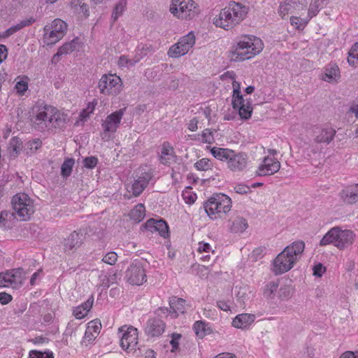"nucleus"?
<instances>
[{
	"label": "nucleus",
	"instance_id": "nucleus-1",
	"mask_svg": "<svg viewBox=\"0 0 358 358\" xmlns=\"http://www.w3.org/2000/svg\"><path fill=\"white\" fill-rule=\"evenodd\" d=\"M32 113L35 127L41 131L63 127L67 120V115L44 102H37L33 106Z\"/></svg>",
	"mask_w": 358,
	"mask_h": 358
},
{
	"label": "nucleus",
	"instance_id": "nucleus-2",
	"mask_svg": "<svg viewBox=\"0 0 358 358\" xmlns=\"http://www.w3.org/2000/svg\"><path fill=\"white\" fill-rule=\"evenodd\" d=\"M305 243L298 241L287 245L273 262V272L280 275L293 268L304 251Z\"/></svg>",
	"mask_w": 358,
	"mask_h": 358
},
{
	"label": "nucleus",
	"instance_id": "nucleus-3",
	"mask_svg": "<svg viewBox=\"0 0 358 358\" xmlns=\"http://www.w3.org/2000/svg\"><path fill=\"white\" fill-rule=\"evenodd\" d=\"M264 48L262 40L254 36H245L233 46L229 57L231 61L240 62L249 59L259 54Z\"/></svg>",
	"mask_w": 358,
	"mask_h": 358
},
{
	"label": "nucleus",
	"instance_id": "nucleus-4",
	"mask_svg": "<svg viewBox=\"0 0 358 358\" xmlns=\"http://www.w3.org/2000/svg\"><path fill=\"white\" fill-rule=\"evenodd\" d=\"M248 8L240 3L230 1L221 10L218 17L215 18L214 24L224 29H229L240 23L248 13Z\"/></svg>",
	"mask_w": 358,
	"mask_h": 358
},
{
	"label": "nucleus",
	"instance_id": "nucleus-5",
	"mask_svg": "<svg viewBox=\"0 0 358 358\" xmlns=\"http://www.w3.org/2000/svg\"><path fill=\"white\" fill-rule=\"evenodd\" d=\"M231 199L224 194H216L203 203L206 213L212 220L222 217L231 210Z\"/></svg>",
	"mask_w": 358,
	"mask_h": 358
},
{
	"label": "nucleus",
	"instance_id": "nucleus-6",
	"mask_svg": "<svg viewBox=\"0 0 358 358\" xmlns=\"http://www.w3.org/2000/svg\"><path fill=\"white\" fill-rule=\"evenodd\" d=\"M12 206L15 213L22 220H28L34 213L33 201L24 193L15 195L12 199Z\"/></svg>",
	"mask_w": 358,
	"mask_h": 358
},
{
	"label": "nucleus",
	"instance_id": "nucleus-7",
	"mask_svg": "<svg viewBox=\"0 0 358 358\" xmlns=\"http://www.w3.org/2000/svg\"><path fill=\"white\" fill-rule=\"evenodd\" d=\"M119 337L120 338V345L124 350L132 351L141 350L137 348L138 345V330L132 326H122L119 328Z\"/></svg>",
	"mask_w": 358,
	"mask_h": 358
},
{
	"label": "nucleus",
	"instance_id": "nucleus-8",
	"mask_svg": "<svg viewBox=\"0 0 358 358\" xmlns=\"http://www.w3.org/2000/svg\"><path fill=\"white\" fill-rule=\"evenodd\" d=\"M170 11L181 18H192L199 13L193 0H172Z\"/></svg>",
	"mask_w": 358,
	"mask_h": 358
},
{
	"label": "nucleus",
	"instance_id": "nucleus-9",
	"mask_svg": "<svg viewBox=\"0 0 358 358\" xmlns=\"http://www.w3.org/2000/svg\"><path fill=\"white\" fill-rule=\"evenodd\" d=\"M26 273L22 268H17L0 273V287L20 288L25 280Z\"/></svg>",
	"mask_w": 358,
	"mask_h": 358
},
{
	"label": "nucleus",
	"instance_id": "nucleus-10",
	"mask_svg": "<svg viewBox=\"0 0 358 358\" xmlns=\"http://www.w3.org/2000/svg\"><path fill=\"white\" fill-rule=\"evenodd\" d=\"M232 106L234 109L238 110L241 119L248 120L251 117L252 108L249 102L245 103V100L240 90V85L233 83Z\"/></svg>",
	"mask_w": 358,
	"mask_h": 358
},
{
	"label": "nucleus",
	"instance_id": "nucleus-11",
	"mask_svg": "<svg viewBox=\"0 0 358 358\" xmlns=\"http://www.w3.org/2000/svg\"><path fill=\"white\" fill-rule=\"evenodd\" d=\"M122 87V80L119 76L113 74H104L99 80L98 87L101 94L106 95L117 94Z\"/></svg>",
	"mask_w": 358,
	"mask_h": 358
},
{
	"label": "nucleus",
	"instance_id": "nucleus-12",
	"mask_svg": "<svg viewBox=\"0 0 358 358\" xmlns=\"http://www.w3.org/2000/svg\"><path fill=\"white\" fill-rule=\"evenodd\" d=\"M125 278L131 285H141L146 281V275L140 260L133 261L125 272Z\"/></svg>",
	"mask_w": 358,
	"mask_h": 358
},
{
	"label": "nucleus",
	"instance_id": "nucleus-13",
	"mask_svg": "<svg viewBox=\"0 0 358 358\" xmlns=\"http://www.w3.org/2000/svg\"><path fill=\"white\" fill-rule=\"evenodd\" d=\"M66 23L60 19L54 20L50 27L45 26L44 28L45 36L48 43L55 44L62 39L66 33Z\"/></svg>",
	"mask_w": 358,
	"mask_h": 358
},
{
	"label": "nucleus",
	"instance_id": "nucleus-14",
	"mask_svg": "<svg viewBox=\"0 0 358 358\" xmlns=\"http://www.w3.org/2000/svg\"><path fill=\"white\" fill-rule=\"evenodd\" d=\"M195 43V36L192 32L183 36L169 50L168 55L171 57L178 58L185 55Z\"/></svg>",
	"mask_w": 358,
	"mask_h": 358
},
{
	"label": "nucleus",
	"instance_id": "nucleus-15",
	"mask_svg": "<svg viewBox=\"0 0 358 358\" xmlns=\"http://www.w3.org/2000/svg\"><path fill=\"white\" fill-rule=\"evenodd\" d=\"M185 300L181 298L173 297L169 301L170 310L167 308H159L155 310V314L162 316L169 313L172 317H177L179 314L185 312Z\"/></svg>",
	"mask_w": 358,
	"mask_h": 358
},
{
	"label": "nucleus",
	"instance_id": "nucleus-16",
	"mask_svg": "<svg viewBox=\"0 0 358 358\" xmlns=\"http://www.w3.org/2000/svg\"><path fill=\"white\" fill-rule=\"evenodd\" d=\"M336 134L335 129L329 125L316 127L313 131V140L316 143L329 145Z\"/></svg>",
	"mask_w": 358,
	"mask_h": 358
},
{
	"label": "nucleus",
	"instance_id": "nucleus-17",
	"mask_svg": "<svg viewBox=\"0 0 358 358\" xmlns=\"http://www.w3.org/2000/svg\"><path fill=\"white\" fill-rule=\"evenodd\" d=\"M165 322L158 317L150 318L145 323L144 331L149 338L160 336L165 331Z\"/></svg>",
	"mask_w": 358,
	"mask_h": 358
},
{
	"label": "nucleus",
	"instance_id": "nucleus-18",
	"mask_svg": "<svg viewBox=\"0 0 358 358\" xmlns=\"http://www.w3.org/2000/svg\"><path fill=\"white\" fill-rule=\"evenodd\" d=\"M125 108H121L107 116L103 121L101 126L105 132L114 133L119 127L121 120L124 114Z\"/></svg>",
	"mask_w": 358,
	"mask_h": 358
},
{
	"label": "nucleus",
	"instance_id": "nucleus-19",
	"mask_svg": "<svg viewBox=\"0 0 358 358\" xmlns=\"http://www.w3.org/2000/svg\"><path fill=\"white\" fill-rule=\"evenodd\" d=\"M233 156L229 157L227 167L234 172H239L244 170L248 164V157L244 152H236L232 151Z\"/></svg>",
	"mask_w": 358,
	"mask_h": 358
},
{
	"label": "nucleus",
	"instance_id": "nucleus-20",
	"mask_svg": "<svg viewBox=\"0 0 358 358\" xmlns=\"http://www.w3.org/2000/svg\"><path fill=\"white\" fill-rule=\"evenodd\" d=\"M280 169V163L273 157H265L258 168L259 176H270L277 173Z\"/></svg>",
	"mask_w": 358,
	"mask_h": 358
},
{
	"label": "nucleus",
	"instance_id": "nucleus-21",
	"mask_svg": "<svg viewBox=\"0 0 358 358\" xmlns=\"http://www.w3.org/2000/svg\"><path fill=\"white\" fill-rule=\"evenodd\" d=\"M145 227L151 232H159V235L164 238L169 236V227L167 223L163 220H148Z\"/></svg>",
	"mask_w": 358,
	"mask_h": 358
},
{
	"label": "nucleus",
	"instance_id": "nucleus-22",
	"mask_svg": "<svg viewBox=\"0 0 358 358\" xmlns=\"http://www.w3.org/2000/svg\"><path fill=\"white\" fill-rule=\"evenodd\" d=\"M355 237V234L352 231L348 229L342 230L338 227V241L336 243V247L339 250L345 249L353 243Z\"/></svg>",
	"mask_w": 358,
	"mask_h": 358
},
{
	"label": "nucleus",
	"instance_id": "nucleus-23",
	"mask_svg": "<svg viewBox=\"0 0 358 358\" xmlns=\"http://www.w3.org/2000/svg\"><path fill=\"white\" fill-rule=\"evenodd\" d=\"M150 179L151 175L144 173L134 180L129 192H131L134 196H138L148 186Z\"/></svg>",
	"mask_w": 358,
	"mask_h": 358
},
{
	"label": "nucleus",
	"instance_id": "nucleus-24",
	"mask_svg": "<svg viewBox=\"0 0 358 358\" xmlns=\"http://www.w3.org/2000/svg\"><path fill=\"white\" fill-rule=\"evenodd\" d=\"M256 317L253 314L242 313L237 315L232 321V326L237 329H248L255 322Z\"/></svg>",
	"mask_w": 358,
	"mask_h": 358
},
{
	"label": "nucleus",
	"instance_id": "nucleus-25",
	"mask_svg": "<svg viewBox=\"0 0 358 358\" xmlns=\"http://www.w3.org/2000/svg\"><path fill=\"white\" fill-rule=\"evenodd\" d=\"M94 303V296L91 295L90 298L82 304L75 307L73 310V316L78 320L84 318L92 308Z\"/></svg>",
	"mask_w": 358,
	"mask_h": 358
},
{
	"label": "nucleus",
	"instance_id": "nucleus-26",
	"mask_svg": "<svg viewBox=\"0 0 358 358\" xmlns=\"http://www.w3.org/2000/svg\"><path fill=\"white\" fill-rule=\"evenodd\" d=\"M83 234L82 233H78L76 231L72 232L65 240H64V249L66 250H71L77 249L83 243Z\"/></svg>",
	"mask_w": 358,
	"mask_h": 358
},
{
	"label": "nucleus",
	"instance_id": "nucleus-27",
	"mask_svg": "<svg viewBox=\"0 0 358 358\" xmlns=\"http://www.w3.org/2000/svg\"><path fill=\"white\" fill-rule=\"evenodd\" d=\"M340 78V70L336 64H328L322 76V79L326 82L331 83L337 81Z\"/></svg>",
	"mask_w": 358,
	"mask_h": 358
},
{
	"label": "nucleus",
	"instance_id": "nucleus-28",
	"mask_svg": "<svg viewBox=\"0 0 358 358\" xmlns=\"http://www.w3.org/2000/svg\"><path fill=\"white\" fill-rule=\"evenodd\" d=\"M174 158L175 152L173 148L169 142H164L160 155L161 163L164 165H168L173 160Z\"/></svg>",
	"mask_w": 358,
	"mask_h": 358
},
{
	"label": "nucleus",
	"instance_id": "nucleus-29",
	"mask_svg": "<svg viewBox=\"0 0 358 358\" xmlns=\"http://www.w3.org/2000/svg\"><path fill=\"white\" fill-rule=\"evenodd\" d=\"M229 222V228L232 233H243L248 227L247 220L242 217H236Z\"/></svg>",
	"mask_w": 358,
	"mask_h": 358
},
{
	"label": "nucleus",
	"instance_id": "nucleus-30",
	"mask_svg": "<svg viewBox=\"0 0 358 358\" xmlns=\"http://www.w3.org/2000/svg\"><path fill=\"white\" fill-rule=\"evenodd\" d=\"M338 227H333L329 230L321 239L320 245L325 246L329 244H334L336 246V243L338 241Z\"/></svg>",
	"mask_w": 358,
	"mask_h": 358
},
{
	"label": "nucleus",
	"instance_id": "nucleus-31",
	"mask_svg": "<svg viewBox=\"0 0 358 358\" xmlns=\"http://www.w3.org/2000/svg\"><path fill=\"white\" fill-rule=\"evenodd\" d=\"M233 150L223 148L213 147L210 150L212 155L218 160L226 162L229 161V157L232 156Z\"/></svg>",
	"mask_w": 358,
	"mask_h": 358
},
{
	"label": "nucleus",
	"instance_id": "nucleus-32",
	"mask_svg": "<svg viewBox=\"0 0 358 358\" xmlns=\"http://www.w3.org/2000/svg\"><path fill=\"white\" fill-rule=\"evenodd\" d=\"M70 6L73 13H78L81 17H87L89 15L88 6L82 3L80 0L71 1Z\"/></svg>",
	"mask_w": 358,
	"mask_h": 358
},
{
	"label": "nucleus",
	"instance_id": "nucleus-33",
	"mask_svg": "<svg viewBox=\"0 0 358 358\" xmlns=\"http://www.w3.org/2000/svg\"><path fill=\"white\" fill-rule=\"evenodd\" d=\"M77 44L78 43L75 41V40H73L69 43H64L58 49L52 59L56 60L59 56L67 55L73 52L76 49Z\"/></svg>",
	"mask_w": 358,
	"mask_h": 358
},
{
	"label": "nucleus",
	"instance_id": "nucleus-34",
	"mask_svg": "<svg viewBox=\"0 0 358 358\" xmlns=\"http://www.w3.org/2000/svg\"><path fill=\"white\" fill-rule=\"evenodd\" d=\"M327 0H311L308 8L309 20L317 15L321 8L327 4Z\"/></svg>",
	"mask_w": 358,
	"mask_h": 358
},
{
	"label": "nucleus",
	"instance_id": "nucleus-35",
	"mask_svg": "<svg viewBox=\"0 0 358 358\" xmlns=\"http://www.w3.org/2000/svg\"><path fill=\"white\" fill-rule=\"evenodd\" d=\"M194 330L199 338H203L205 336L211 333L208 324L203 321H196L194 324Z\"/></svg>",
	"mask_w": 358,
	"mask_h": 358
},
{
	"label": "nucleus",
	"instance_id": "nucleus-36",
	"mask_svg": "<svg viewBox=\"0 0 358 358\" xmlns=\"http://www.w3.org/2000/svg\"><path fill=\"white\" fill-rule=\"evenodd\" d=\"M145 206L139 203L131 210L130 218L136 222H140L145 217Z\"/></svg>",
	"mask_w": 358,
	"mask_h": 358
},
{
	"label": "nucleus",
	"instance_id": "nucleus-37",
	"mask_svg": "<svg viewBox=\"0 0 358 358\" xmlns=\"http://www.w3.org/2000/svg\"><path fill=\"white\" fill-rule=\"evenodd\" d=\"M341 197L347 204H353L358 201V195L350 187L341 192Z\"/></svg>",
	"mask_w": 358,
	"mask_h": 358
},
{
	"label": "nucleus",
	"instance_id": "nucleus-38",
	"mask_svg": "<svg viewBox=\"0 0 358 358\" xmlns=\"http://www.w3.org/2000/svg\"><path fill=\"white\" fill-rule=\"evenodd\" d=\"M74 164L75 160L73 158H67L64 160L61 166V174L64 178L70 176Z\"/></svg>",
	"mask_w": 358,
	"mask_h": 358
},
{
	"label": "nucleus",
	"instance_id": "nucleus-39",
	"mask_svg": "<svg viewBox=\"0 0 358 358\" xmlns=\"http://www.w3.org/2000/svg\"><path fill=\"white\" fill-rule=\"evenodd\" d=\"M348 62L352 66H358V42L351 48L348 53Z\"/></svg>",
	"mask_w": 358,
	"mask_h": 358
},
{
	"label": "nucleus",
	"instance_id": "nucleus-40",
	"mask_svg": "<svg viewBox=\"0 0 358 358\" xmlns=\"http://www.w3.org/2000/svg\"><path fill=\"white\" fill-rule=\"evenodd\" d=\"M278 282H269L264 287V296L267 299H273L278 289Z\"/></svg>",
	"mask_w": 358,
	"mask_h": 358
},
{
	"label": "nucleus",
	"instance_id": "nucleus-41",
	"mask_svg": "<svg viewBox=\"0 0 358 358\" xmlns=\"http://www.w3.org/2000/svg\"><path fill=\"white\" fill-rule=\"evenodd\" d=\"M127 5V0H120L115 6L114 10L112 13V18L115 22L121 16L125 9Z\"/></svg>",
	"mask_w": 358,
	"mask_h": 358
},
{
	"label": "nucleus",
	"instance_id": "nucleus-42",
	"mask_svg": "<svg viewBox=\"0 0 358 358\" xmlns=\"http://www.w3.org/2000/svg\"><path fill=\"white\" fill-rule=\"evenodd\" d=\"M22 142L19 138L13 137L11 138L9 149L14 157L17 156L22 150Z\"/></svg>",
	"mask_w": 358,
	"mask_h": 358
},
{
	"label": "nucleus",
	"instance_id": "nucleus-43",
	"mask_svg": "<svg viewBox=\"0 0 358 358\" xmlns=\"http://www.w3.org/2000/svg\"><path fill=\"white\" fill-rule=\"evenodd\" d=\"M213 166V163L207 158H202L194 164V167L199 171H207Z\"/></svg>",
	"mask_w": 358,
	"mask_h": 358
},
{
	"label": "nucleus",
	"instance_id": "nucleus-44",
	"mask_svg": "<svg viewBox=\"0 0 358 358\" xmlns=\"http://www.w3.org/2000/svg\"><path fill=\"white\" fill-rule=\"evenodd\" d=\"M29 358H54V356L52 352L31 350L29 352Z\"/></svg>",
	"mask_w": 358,
	"mask_h": 358
},
{
	"label": "nucleus",
	"instance_id": "nucleus-45",
	"mask_svg": "<svg viewBox=\"0 0 358 358\" xmlns=\"http://www.w3.org/2000/svg\"><path fill=\"white\" fill-rule=\"evenodd\" d=\"M118 255L115 252L106 253L102 258V262L109 265H114L117 261Z\"/></svg>",
	"mask_w": 358,
	"mask_h": 358
},
{
	"label": "nucleus",
	"instance_id": "nucleus-46",
	"mask_svg": "<svg viewBox=\"0 0 358 358\" xmlns=\"http://www.w3.org/2000/svg\"><path fill=\"white\" fill-rule=\"evenodd\" d=\"M182 338L181 334L178 333H173L171 334V340L170 344L172 347L171 352H174L179 350V341Z\"/></svg>",
	"mask_w": 358,
	"mask_h": 358
},
{
	"label": "nucleus",
	"instance_id": "nucleus-47",
	"mask_svg": "<svg viewBox=\"0 0 358 358\" xmlns=\"http://www.w3.org/2000/svg\"><path fill=\"white\" fill-rule=\"evenodd\" d=\"M292 293H293V290L289 286H285V287H281L279 289V292H278L279 297L282 300H287V299H289L292 296Z\"/></svg>",
	"mask_w": 358,
	"mask_h": 358
},
{
	"label": "nucleus",
	"instance_id": "nucleus-48",
	"mask_svg": "<svg viewBox=\"0 0 358 358\" xmlns=\"http://www.w3.org/2000/svg\"><path fill=\"white\" fill-rule=\"evenodd\" d=\"M98 163L97 157L94 156L87 157L83 159V165L85 168L92 169Z\"/></svg>",
	"mask_w": 358,
	"mask_h": 358
},
{
	"label": "nucleus",
	"instance_id": "nucleus-49",
	"mask_svg": "<svg viewBox=\"0 0 358 358\" xmlns=\"http://www.w3.org/2000/svg\"><path fill=\"white\" fill-rule=\"evenodd\" d=\"M250 292H248L246 287H240L236 294V297L241 303H244L246 300L249 299Z\"/></svg>",
	"mask_w": 358,
	"mask_h": 358
},
{
	"label": "nucleus",
	"instance_id": "nucleus-50",
	"mask_svg": "<svg viewBox=\"0 0 358 358\" xmlns=\"http://www.w3.org/2000/svg\"><path fill=\"white\" fill-rule=\"evenodd\" d=\"M214 138L213 137V134L210 129H206L201 134V141L206 143H212Z\"/></svg>",
	"mask_w": 358,
	"mask_h": 358
},
{
	"label": "nucleus",
	"instance_id": "nucleus-51",
	"mask_svg": "<svg viewBox=\"0 0 358 358\" xmlns=\"http://www.w3.org/2000/svg\"><path fill=\"white\" fill-rule=\"evenodd\" d=\"M15 88L19 94L22 95L28 90V83L26 81L20 80L16 83Z\"/></svg>",
	"mask_w": 358,
	"mask_h": 358
},
{
	"label": "nucleus",
	"instance_id": "nucleus-52",
	"mask_svg": "<svg viewBox=\"0 0 358 358\" xmlns=\"http://www.w3.org/2000/svg\"><path fill=\"white\" fill-rule=\"evenodd\" d=\"M36 22V19L33 17H30L26 19L21 20L19 23L16 24L17 27H18V30L23 29L24 27H29L33 23Z\"/></svg>",
	"mask_w": 358,
	"mask_h": 358
},
{
	"label": "nucleus",
	"instance_id": "nucleus-53",
	"mask_svg": "<svg viewBox=\"0 0 358 358\" xmlns=\"http://www.w3.org/2000/svg\"><path fill=\"white\" fill-rule=\"evenodd\" d=\"M97 336V334H95L92 331L91 327H87L85 333L83 342L87 341L88 343H91L96 338Z\"/></svg>",
	"mask_w": 358,
	"mask_h": 358
},
{
	"label": "nucleus",
	"instance_id": "nucleus-54",
	"mask_svg": "<svg viewBox=\"0 0 358 358\" xmlns=\"http://www.w3.org/2000/svg\"><path fill=\"white\" fill-rule=\"evenodd\" d=\"M292 7V3L289 2L285 3L284 4H281L279 7V13L284 17L287 14L289 13L290 8Z\"/></svg>",
	"mask_w": 358,
	"mask_h": 358
},
{
	"label": "nucleus",
	"instance_id": "nucleus-55",
	"mask_svg": "<svg viewBox=\"0 0 358 358\" xmlns=\"http://www.w3.org/2000/svg\"><path fill=\"white\" fill-rule=\"evenodd\" d=\"M234 191L238 194H245L250 191V188L247 185L239 184L234 187Z\"/></svg>",
	"mask_w": 358,
	"mask_h": 358
},
{
	"label": "nucleus",
	"instance_id": "nucleus-56",
	"mask_svg": "<svg viewBox=\"0 0 358 358\" xmlns=\"http://www.w3.org/2000/svg\"><path fill=\"white\" fill-rule=\"evenodd\" d=\"M325 271L326 268L322 266V264H316L313 267V275L317 277H321Z\"/></svg>",
	"mask_w": 358,
	"mask_h": 358
},
{
	"label": "nucleus",
	"instance_id": "nucleus-57",
	"mask_svg": "<svg viewBox=\"0 0 358 358\" xmlns=\"http://www.w3.org/2000/svg\"><path fill=\"white\" fill-rule=\"evenodd\" d=\"M42 142L38 138H35L28 142V146L31 150H37L41 147Z\"/></svg>",
	"mask_w": 358,
	"mask_h": 358
},
{
	"label": "nucleus",
	"instance_id": "nucleus-58",
	"mask_svg": "<svg viewBox=\"0 0 358 358\" xmlns=\"http://www.w3.org/2000/svg\"><path fill=\"white\" fill-rule=\"evenodd\" d=\"M117 64L120 67L131 66V65H130V60L126 55H121L119 58Z\"/></svg>",
	"mask_w": 358,
	"mask_h": 358
},
{
	"label": "nucleus",
	"instance_id": "nucleus-59",
	"mask_svg": "<svg viewBox=\"0 0 358 358\" xmlns=\"http://www.w3.org/2000/svg\"><path fill=\"white\" fill-rule=\"evenodd\" d=\"M17 28L18 27H17L16 24L10 27L4 32L1 33V38H8L10 36L13 35V34L19 31Z\"/></svg>",
	"mask_w": 358,
	"mask_h": 358
},
{
	"label": "nucleus",
	"instance_id": "nucleus-60",
	"mask_svg": "<svg viewBox=\"0 0 358 358\" xmlns=\"http://www.w3.org/2000/svg\"><path fill=\"white\" fill-rule=\"evenodd\" d=\"M212 250V248L209 243H203V242H199V248H198V252H210Z\"/></svg>",
	"mask_w": 358,
	"mask_h": 358
},
{
	"label": "nucleus",
	"instance_id": "nucleus-61",
	"mask_svg": "<svg viewBox=\"0 0 358 358\" xmlns=\"http://www.w3.org/2000/svg\"><path fill=\"white\" fill-rule=\"evenodd\" d=\"M12 296L6 292H0V303L1 304H7L12 300Z\"/></svg>",
	"mask_w": 358,
	"mask_h": 358
},
{
	"label": "nucleus",
	"instance_id": "nucleus-62",
	"mask_svg": "<svg viewBox=\"0 0 358 358\" xmlns=\"http://www.w3.org/2000/svg\"><path fill=\"white\" fill-rule=\"evenodd\" d=\"M217 306L220 309L224 311H228L231 310L230 304L227 301L224 300H220L217 301Z\"/></svg>",
	"mask_w": 358,
	"mask_h": 358
},
{
	"label": "nucleus",
	"instance_id": "nucleus-63",
	"mask_svg": "<svg viewBox=\"0 0 358 358\" xmlns=\"http://www.w3.org/2000/svg\"><path fill=\"white\" fill-rule=\"evenodd\" d=\"M340 358H358V351H347L343 353Z\"/></svg>",
	"mask_w": 358,
	"mask_h": 358
},
{
	"label": "nucleus",
	"instance_id": "nucleus-64",
	"mask_svg": "<svg viewBox=\"0 0 358 358\" xmlns=\"http://www.w3.org/2000/svg\"><path fill=\"white\" fill-rule=\"evenodd\" d=\"M7 57L6 46L0 44V62H2Z\"/></svg>",
	"mask_w": 358,
	"mask_h": 358
}]
</instances>
